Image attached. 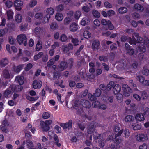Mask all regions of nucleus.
Listing matches in <instances>:
<instances>
[{"label": "nucleus", "mask_w": 149, "mask_h": 149, "mask_svg": "<svg viewBox=\"0 0 149 149\" xmlns=\"http://www.w3.org/2000/svg\"><path fill=\"white\" fill-rule=\"evenodd\" d=\"M37 3V1L36 0H31L29 3L27 5V7H33Z\"/></svg>", "instance_id": "nucleus-30"}, {"label": "nucleus", "mask_w": 149, "mask_h": 149, "mask_svg": "<svg viewBox=\"0 0 149 149\" xmlns=\"http://www.w3.org/2000/svg\"><path fill=\"white\" fill-rule=\"evenodd\" d=\"M35 17L36 18L41 19L43 17V14L41 13H37L36 14Z\"/></svg>", "instance_id": "nucleus-51"}, {"label": "nucleus", "mask_w": 149, "mask_h": 149, "mask_svg": "<svg viewBox=\"0 0 149 149\" xmlns=\"http://www.w3.org/2000/svg\"><path fill=\"white\" fill-rule=\"evenodd\" d=\"M72 20V18L71 17H67L65 18L64 24H68Z\"/></svg>", "instance_id": "nucleus-39"}, {"label": "nucleus", "mask_w": 149, "mask_h": 149, "mask_svg": "<svg viewBox=\"0 0 149 149\" xmlns=\"http://www.w3.org/2000/svg\"><path fill=\"white\" fill-rule=\"evenodd\" d=\"M99 60L101 61H106L108 60L106 56H100L99 58Z\"/></svg>", "instance_id": "nucleus-59"}, {"label": "nucleus", "mask_w": 149, "mask_h": 149, "mask_svg": "<svg viewBox=\"0 0 149 149\" xmlns=\"http://www.w3.org/2000/svg\"><path fill=\"white\" fill-rule=\"evenodd\" d=\"M23 2L21 0H16L14 3V5L16 7V9L18 11H20L22 8L21 6L23 5Z\"/></svg>", "instance_id": "nucleus-6"}, {"label": "nucleus", "mask_w": 149, "mask_h": 149, "mask_svg": "<svg viewBox=\"0 0 149 149\" xmlns=\"http://www.w3.org/2000/svg\"><path fill=\"white\" fill-rule=\"evenodd\" d=\"M50 18L49 15L47 14L44 18V21L45 23L48 22Z\"/></svg>", "instance_id": "nucleus-60"}, {"label": "nucleus", "mask_w": 149, "mask_h": 149, "mask_svg": "<svg viewBox=\"0 0 149 149\" xmlns=\"http://www.w3.org/2000/svg\"><path fill=\"white\" fill-rule=\"evenodd\" d=\"M144 112L143 114L145 116H149V108H146L144 110Z\"/></svg>", "instance_id": "nucleus-50"}, {"label": "nucleus", "mask_w": 149, "mask_h": 149, "mask_svg": "<svg viewBox=\"0 0 149 149\" xmlns=\"http://www.w3.org/2000/svg\"><path fill=\"white\" fill-rule=\"evenodd\" d=\"M137 79L138 80L140 83L142 84L144 81L145 78L144 77L142 76L139 75L137 76Z\"/></svg>", "instance_id": "nucleus-46"}, {"label": "nucleus", "mask_w": 149, "mask_h": 149, "mask_svg": "<svg viewBox=\"0 0 149 149\" xmlns=\"http://www.w3.org/2000/svg\"><path fill=\"white\" fill-rule=\"evenodd\" d=\"M23 88L22 86L19 85H12L4 91L3 95L6 98L8 97L12 92H17L21 91Z\"/></svg>", "instance_id": "nucleus-1"}, {"label": "nucleus", "mask_w": 149, "mask_h": 149, "mask_svg": "<svg viewBox=\"0 0 149 149\" xmlns=\"http://www.w3.org/2000/svg\"><path fill=\"white\" fill-rule=\"evenodd\" d=\"M79 26L75 22L71 24L70 26L69 29L72 32H75L78 29Z\"/></svg>", "instance_id": "nucleus-11"}, {"label": "nucleus", "mask_w": 149, "mask_h": 149, "mask_svg": "<svg viewBox=\"0 0 149 149\" xmlns=\"http://www.w3.org/2000/svg\"><path fill=\"white\" fill-rule=\"evenodd\" d=\"M135 118L137 120L139 121H143L144 120V115L142 114H138L136 115Z\"/></svg>", "instance_id": "nucleus-25"}, {"label": "nucleus", "mask_w": 149, "mask_h": 149, "mask_svg": "<svg viewBox=\"0 0 149 149\" xmlns=\"http://www.w3.org/2000/svg\"><path fill=\"white\" fill-rule=\"evenodd\" d=\"M23 145H26L28 148H31L32 147H33V142L29 140H27L26 141H25L23 143Z\"/></svg>", "instance_id": "nucleus-28"}, {"label": "nucleus", "mask_w": 149, "mask_h": 149, "mask_svg": "<svg viewBox=\"0 0 149 149\" xmlns=\"http://www.w3.org/2000/svg\"><path fill=\"white\" fill-rule=\"evenodd\" d=\"M95 126L94 125L90 124L88 128L87 132L88 134H91L94 131Z\"/></svg>", "instance_id": "nucleus-27"}, {"label": "nucleus", "mask_w": 149, "mask_h": 149, "mask_svg": "<svg viewBox=\"0 0 149 149\" xmlns=\"http://www.w3.org/2000/svg\"><path fill=\"white\" fill-rule=\"evenodd\" d=\"M124 119L125 122L129 123L133 122L134 118L133 116L131 115H127L125 117Z\"/></svg>", "instance_id": "nucleus-16"}, {"label": "nucleus", "mask_w": 149, "mask_h": 149, "mask_svg": "<svg viewBox=\"0 0 149 149\" xmlns=\"http://www.w3.org/2000/svg\"><path fill=\"white\" fill-rule=\"evenodd\" d=\"M17 40L19 44H23L25 46L27 45V38L25 35L22 34L17 36Z\"/></svg>", "instance_id": "nucleus-3"}, {"label": "nucleus", "mask_w": 149, "mask_h": 149, "mask_svg": "<svg viewBox=\"0 0 149 149\" xmlns=\"http://www.w3.org/2000/svg\"><path fill=\"white\" fill-rule=\"evenodd\" d=\"M141 96L143 99H146L148 97L147 92L145 91H143L142 93Z\"/></svg>", "instance_id": "nucleus-62"}, {"label": "nucleus", "mask_w": 149, "mask_h": 149, "mask_svg": "<svg viewBox=\"0 0 149 149\" xmlns=\"http://www.w3.org/2000/svg\"><path fill=\"white\" fill-rule=\"evenodd\" d=\"M105 141L104 137H103L102 139H101L100 141L99 142V146L101 147H103L104 146V142H106Z\"/></svg>", "instance_id": "nucleus-45"}, {"label": "nucleus", "mask_w": 149, "mask_h": 149, "mask_svg": "<svg viewBox=\"0 0 149 149\" xmlns=\"http://www.w3.org/2000/svg\"><path fill=\"white\" fill-rule=\"evenodd\" d=\"M83 36L85 38L88 39L91 37V34L88 31H86L84 32Z\"/></svg>", "instance_id": "nucleus-41"}, {"label": "nucleus", "mask_w": 149, "mask_h": 149, "mask_svg": "<svg viewBox=\"0 0 149 149\" xmlns=\"http://www.w3.org/2000/svg\"><path fill=\"white\" fill-rule=\"evenodd\" d=\"M114 83L113 81H110L107 85V89L108 91L110 90L113 87V86L114 85Z\"/></svg>", "instance_id": "nucleus-43"}, {"label": "nucleus", "mask_w": 149, "mask_h": 149, "mask_svg": "<svg viewBox=\"0 0 149 149\" xmlns=\"http://www.w3.org/2000/svg\"><path fill=\"white\" fill-rule=\"evenodd\" d=\"M5 3L6 6L8 8L11 7L13 5V3L9 0L6 1Z\"/></svg>", "instance_id": "nucleus-58"}, {"label": "nucleus", "mask_w": 149, "mask_h": 149, "mask_svg": "<svg viewBox=\"0 0 149 149\" xmlns=\"http://www.w3.org/2000/svg\"><path fill=\"white\" fill-rule=\"evenodd\" d=\"M124 136L126 138H127L130 135V132L128 129H125L123 130Z\"/></svg>", "instance_id": "nucleus-38"}, {"label": "nucleus", "mask_w": 149, "mask_h": 149, "mask_svg": "<svg viewBox=\"0 0 149 149\" xmlns=\"http://www.w3.org/2000/svg\"><path fill=\"white\" fill-rule=\"evenodd\" d=\"M135 36L136 38L137 41L135 39V40L137 43H140V44L137 50L142 52H144L146 51L145 45H147V43L146 42L145 40H143V38L139 36V35L138 33H134Z\"/></svg>", "instance_id": "nucleus-2"}, {"label": "nucleus", "mask_w": 149, "mask_h": 149, "mask_svg": "<svg viewBox=\"0 0 149 149\" xmlns=\"http://www.w3.org/2000/svg\"><path fill=\"white\" fill-rule=\"evenodd\" d=\"M88 97L89 100L91 101H93L96 100V98L95 96L93 95H92L91 93H89L88 94Z\"/></svg>", "instance_id": "nucleus-52"}, {"label": "nucleus", "mask_w": 149, "mask_h": 149, "mask_svg": "<svg viewBox=\"0 0 149 149\" xmlns=\"http://www.w3.org/2000/svg\"><path fill=\"white\" fill-rule=\"evenodd\" d=\"M54 58H52L47 62V63L48 67H50L54 63Z\"/></svg>", "instance_id": "nucleus-53"}, {"label": "nucleus", "mask_w": 149, "mask_h": 149, "mask_svg": "<svg viewBox=\"0 0 149 149\" xmlns=\"http://www.w3.org/2000/svg\"><path fill=\"white\" fill-rule=\"evenodd\" d=\"M42 82L40 80H35L33 83V88L35 89L40 88L42 86Z\"/></svg>", "instance_id": "nucleus-10"}, {"label": "nucleus", "mask_w": 149, "mask_h": 149, "mask_svg": "<svg viewBox=\"0 0 149 149\" xmlns=\"http://www.w3.org/2000/svg\"><path fill=\"white\" fill-rule=\"evenodd\" d=\"M89 21L88 20L87 18H84L81 21V24L84 26H85L86 24H88Z\"/></svg>", "instance_id": "nucleus-35"}, {"label": "nucleus", "mask_w": 149, "mask_h": 149, "mask_svg": "<svg viewBox=\"0 0 149 149\" xmlns=\"http://www.w3.org/2000/svg\"><path fill=\"white\" fill-rule=\"evenodd\" d=\"M121 90V87L118 84H116L113 88V91L114 94H117L119 93Z\"/></svg>", "instance_id": "nucleus-14"}, {"label": "nucleus", "mask_w": 149, "mask_h": 149, "mask_svg": "<svg viewBox=\"0 0 149 149\" xmlns=\"http://www.w3.org/2000/svg\"><path fill=\"white\" fill-rule=\"evenodd\" d=\"M121 41L123 42L127 41L129 42L130 44H136V42L134 36H132V38L125 36H123L121 37Z\"/></svg>", "instance_id": "nucleus-4"}, {"label": "nucleus", "mask_w": 149, "mask_h": 149, "mask_svg": "<svg viewBox=\"0 0 149 149\" xmlns=\"http://www.w3.org/2000/svg\"><path fill=\"white\" fill-rule=\"evenodd\" d=\"M43 53L42 52H40L37 54L35 55L34 57V60L35 61L37 60L43 55Z\"/></svg>", "instance_id": "nucleus-44"}, {"label": "nucleus", "mask_w": 149, "mask_h": 149, "mask_svg": "<svg viewBox=\"0 0 149 149\" xmlns=\"http://www.w3.org/2000/svg\"><path fill=\"white\" fill-rule=\"evenodd\" d=\"M100 45V42L97 40H95L92 44V48L93 50L97 49Z\"/></svg>", "instance_id": "nucleus-19"}, {"label": "nucleus", "mask_w": 149, "mask_h": 149, "mask_svg": "<svg viewBox=\"0 0 149 149\" xmlns=\"http://www.w3.org/2000/svg\"><path fill=\"white\" fill-rule=\"evenodd\" d=\"M132 127L133 130H139L141 128V125L140 124L132 123L131 125Z\"/></svg>", "instance_id": "nucleus-26"}, {"label": "nucleus", "mask_w": 149, "mask_h": 149, "mask_svg": "<svg viewBox=\"0 0 149 149\" xmlns=\"http://www.w3.org/2000/svg\"><path fill=\"white\" fill-rule=\"evenodd\" d=\"M122 88L123 89V91H128V92H132V90H131L130 88L126 84H123Z\"/></svg>", "instance_id": "nucleus-31"}, {"label": "nucleus", "mask_w": 149, "mask_h": 149, "mask_svg": "<svg viewBox=\"0 0 149 149\" xmlns=\"http://www.w3.org/2000/svg\"><path fill=\"white\" fill-rule=\"evenodd\" d=\"M22 16L21 14L17 13L15 17V21L18 23H20L22 22Z\"/></svg>", "instance_id": "nucleus-18"}, {"label": "nucleus", "mask_w": 149, "mask_h": 149, "mask_svg": "<svg viewBox=\"0 0 149 149\" xmlns=\"http://www.w3.org/2000/svg\"><path fill=\"white\" fill-rule=\"evenodd\" d=\"M33 65L32 64L29 63L27 64L26 67L25 68V70L28 71L32 68Z\"/></svg>", "instance_id": "nucleus-63"}, {"label": "nucleus", "mask_w": 149, "mask_h": 149, "mask_svg": "<svg viewBox=\"0 0 149 149\" xmlns=\"http://www.w3.org/2000/svg\"><path fill=\"white\" fill-rule=\"evenodd\" d=\"M42 47V42L38 41L36 45V51H40Z\"/></svg>", "instance_id": "nucleus-34"}, {"label": "nucleus", "mask_w": 149, "mask_h": 149, "mask_svg": "<svg viewBox=\"0 0 149 149\" xmlns=\"http://www.w3.org/2000/svg\"><path fill=\"white\" fill-rule=\"evenodd\" d=\"M60 39L61 41L65 42L67 40V38L65 35L63 34L61 36Z\"/></svg>", "instance_id": "nucleus-57"}, {"label": "nucleus", "mask_w": 149, "mask_h": 149, "mask_svg": "<svg viewBox=\"0 0 149 149\" xmlns=\"http://www.w3.org/2000/svg\"><path fill=\"white\" fill-rule=\"evenodd\" d=\"M127 51L126 54L129 55H134V56H136V54L134 53V49L132 48H129Z\"/></svg>", "instance_id": "nucleus-29"}, {"label": "nucleus", "mask_w": 149, "mask_h": 149, "mask_svg": "<svg viewBox=\"0 0 149 149\" xmlns=\"http://www.w3.org/2000/svg\"><path fill=\"white\" fill-rule=\"evenodd\" d=\"M55 18L57 21H61L63 19V16L61 13H58L55 15Z\"/></svg>", "instance_id": "nucleus-24"}, {"label": "nucleus", "mask_w": 149, "mask_h": 149, "mask_svg": "<svg viewBox=\"0 0 149 149\" xmlns=\"http://www.w3.org/2000/svg\"><path fill=\"white\" fill-rule=\"evenodd\" d=\"M142 73L146 75H149V70L144 68L142 71Z\"/></svg>", "instance_id": "nucleus-64"}, {"label": "nucleus", "mask_w": 149, "mask_h": 149, "mask_svg": "<svg viewBox=\"0 0 149 149\" xmlns=\"http://www.w3.org/2000/svg\"><path fill=\"white\" fill-rule=\"evenodd\" d=\"M23 66V65H20L17 66H16L15 65H13L12 68V70L15 73H18L21 71Z\"/></svg>", "instance_id": "nucleus-8"}, {"label": "nucleus", "mask_w": 149, "mask_h": 149, "mask_svg": "<svg viewBox=\"0 0 149 149\" xmlns=\"http://www.w3.org/2000/svg\"><path fill=\"white\" fill-rule=\"evenodd\" d=\"M107 25H108V28L110 30H112L114 29V26L110 21H108V24H107Z\"/></svg>", "instance_id": "nucleus-55"}, {"label": "nucleus", "mask_w": 149, "mask_h": 149, "mask_svg": "<svg viewBox=\"0 0 149 149\" xmlns=\"http://www.w3.org/2000/svg\"><path fill=\"white\" fill-rule=\"evenodd\" d=\"M68 67L67 63L64 61L61 62L58 67V69L59 71H63Z\"/></svg>", "instance_id": "nucleus-5"}, {"label": "nucleus", "mask_w": 149, "mask_h": 149, "mask_svg": "<svg viewBox=\"0 0 149 149\" xmlns=\"http://www.w3.org/2000/svg\"><path fill=\"white\" fill-rule=\"evenodd\" d=\"M134 9L136 10L142 11L143 10L144 8L140 4H136L134 6Z\"/></svg>", "instance_id": "nucleus-21"}, {"label": "nucleus", "mask_w": 149, "mask_h": 149, "mask_svg": "<svg viewBox=\"0 0 149 149\" xmlns=\"http://www.w3.org/2000/svg\"><path fill=\"white\" fill-rule=\"evenodd\" d=\"M50 28L51 29L55 30L58 28L57 24L55 22L52 23L50 25Z\"/></svg>", "instance_id": "nucleus-47"}, {"label": "nucleus", "mask_w": 149, "mask_h": 149, "mask_svg": "<svg viewBox=\"0 0 149 149\" xmlns=\"http://www.w3.org/2000/svg\"><path fill=\"white\" fill-rule=\"evenodd\" d=\"M136 139L138 141L141 142L147 140L148 138L146 135L143 134H139L136 135Z\"/></svg>", "instance_id": "nucleus-7"}, {"label": "nucleus", "mask_w": 149, "mask_h": 149, "mask_svg": "<svg viewBox=\"0 0 149 149\" xmlns=\"http://www.w3.org/2000/svg\"><path fill=\"white\" fill-rule=\"evenodd\" d=\"M44 29L40 27H36L34 29V32L37 35L42 34L44 32Z\"/></svg>", "instance_id": "nucleus-17"}, {"label": "nucleus", "mask_w": 149, "mask_h": 149, "mask_svg": "<svg viewBox=\"0 0 149 149\" xmlns=\"http://www.w3.org/2000/svg\"><path fill=\"white\" fill-rule=\"evenodd\" d=\"M72 121L71 120H70L68 122L66 123H61V126L64 129H69L72 127Z\"/></svg>", "instance_id": "nucleus-9"}, {"label": "nucleus", "mask_w": 149, "mask_h": 149, "mask_svg": "<svg viewBox=\"0 0 149 149\" xmlns=\"http://www.w3.org/2000/svg\"><path fill=\"white\" fill-rule=\"evenodd\" d=\"M104 6L107 8H111L112 7V4L108 1L105 2L104 3Z\"/></svg>", "instance_id": "nucleus-54"}, {"label": "nucleus", "mask_w": 149, "mask_h": 149, "mask_svg": "<svg viewBox=\"0 0 149 149\" xmlns=\"http://www.w3.org/2000/svg\"><path fill=\"white\" fill-rule=\"evenodd\" d=\"M46 12L48 14V15H52L54 13V10L52 8H49L47 9Z\"/></svg>", "instance_id": "nucleus-42"}, {"label": "nucleus", "mask_w": 149, "mask_h": 149, "mask_svg": "<svg viewBox=\"0 0 149 149\" xmlns=\"http://www.w3.org/2000/svg\"><path fill=\"white\" fill-rule=\"evenodd\" d=\"M101 94V90L99 89H96L95 92L93 94L96 97H98L100 96Z\"/></svg>", "instance_id": "nucleus-37"}, {"label": "nucleus", "mask_w": 149, "mask_h": 149, "mask_svg": "<svg viewBox=\"0 0 149 149\" xmlns=\"http://www.w3.org/2000/svg\"><path fill=\"white\" fill-rule=\"evenodd\" d=\"M127 11V9L125 7H121L118 9V12L121 14L125 13H126Z\"/></svg>", "instance_id": "nucleus-33"}, {"label": "nucleus", "mask_w": 149, "mask_h": 149, "mask_svg": "<svg viewBox=\"0 0 149 149\" xmlns=\"http://www.w3.org/2000/svg\"><path fill=\"white\" fill-rule=\"evenodd\" d=\"M15 81H18L20 85H22L24 83V77L23 76H17L16 77Z\"/></svg>", "instance_id": "nucleus-23"}, {"label": "nucleus", "mask_w": 149, "mask_h": 149, "mask_svg": "<svg viewBox=\"0 0 149 149\" xmlns=\"http://www.w3.org/2000/svg\"><path fill=\"white\" fill-rule=\"evenodd\" d=\"M50 117V114L47 112H44L42 115V117L44 119H47L48 118Z\"/></svg>", "instance_id": "nucleus-49"}, {"label": "nucleus", "mask_w": 149, "mask_h": 149, "mask_svg": "<svg viewBox=\"0 0 149 149\" xmlns=\"http://www.w3.org/2000/svg\"><path fill=\"white\" fill-rule=\"evenodd\" d=\"M100 104V102L97 101H96L93 102L92 105V107H99Z\"/></svg>", "instance_id": "nucleus-56"}, {"label": "nucleus", "mask_w": 149, "mask_h": 149, "mask_svg": "<svg viewBox=\"0 0 149 149\" xmlns=\"http://www.w3.org/2000/svg\"><path fill=\"white\" fill-rule=\"evenodd\" d=\"M40 125L42 129V130L44 131H47L49 129V126L44 121H41L40 122Z\"/></svg>", "instance_id": "nucleus-13"}, {"label": "nucleus", "mask_w": 149, "mask_h": 149, "mask_svg": "<svg viewBox=\"0 0 149 149\" xmlns=\"http://www.w3.org/2000/svg\"><path fill=\"white\" fill-rule=\"evenodd\" d=\"M81 104L82 106L86 108H89L91 107V104L89 102L86 100H81Z\"/></svg>", "instance_id": "nucleus-15"}, {"label": "nucleus", "mask_w": 149, "mask_h": 149, "mask_svg": "<svg viewBox=\"0 0 149 149\" xmlns=\"http://www.w3.org/2000/svg\"><path fill=\"white\" fill-rule=\"evenodd\" d=\"M123 132V130H121L118 132V134H116L115 135V138L114 139V141L116 143H120L122 141L121 139L119 138L118 137L117 138V137H118V136H120L121 134Z\"/></svg>", "instance_id": "nucleus-12"}, {"label": "nucleus", "mask_w": 149, "mask_h": 149, "mask_svg": "<svg viewBox=\"0 0 149 149\" xmlns=\"http://www.w3.org/2000/svg\"><path fill=\"white\" fill-rule=\"evenodd\" d=\"M8 63V59L6 58H5L0 61V66L4 67L7 65Z\"/></svg>", "instance_id": "nucleus-22"}, {"label": "nucleus", "mask_w": 149, "mask_h": 149, "mask_svg": "<svg viewBox=\"0 0 149 149\" xmlns=\"http://www.w3.org/2000/svg\"><path fill=\"white\" fill-rule=\"evenodd\" d=\"M63 6L62 5H59L56 6V10L57 11H62L63 9Z\"/></svg>", "instance_id": "nucleus-61"}, {"label": "nucleus", "mask_w": 149, "mask_h": 149, "mask_svg": "<svg viewBox=\"0 0 149 149\" xmlns=\"http://www.w3.org/2000/svg\"><path fill=\"white\" fill-rule=\"evenodd\" d=\"M2 76L5 78L6 79L10 78L11 77H13V76L11 77L10 73L8 70L5 69L3 71L2 74Z\"/></svg>", "instance_id": "nucleus-20"}, {"label": "nucleus", "mask_w": 149, "mask_h": 149, "mask_svg": "<svg viewBox=\"0 0 149 149\" xmlns=\"http://www.w3.org/2000/svg\"><path fill=\"white\" fill-rule=\"evenodd\" d=\"M93 15L95 17L98 18L100 16V13L97 10H93L92 11Z\"/></svg>", "instance_id": "nucleus-40"}, {"label": "nucleus", "mask_w": 149, "mask_h": 149, "mask_svg": "<svg viewBox=\"0 0 149 149\" xmlns=\"http://www.w3.org/2000/svg\"><path fill=\"white\" fill-rule=\"evenodd\" d=\"M74 17L75 18L78 20V19L81 15V13L79 11H77L74 13Z\"/></svg>", "instance_id": "nucleus-48"}, {"label": "nucleus", "mask_w": 149, "mask_h": 149, "mask_svg": "<svg viewBox=\"0 0 149 149\" xmlns=\"http://www.w3.org/2000/svg\"><path fill=\"white\" fill-rule=\"evenodd\" d=\"M13 12L10 10L7 12L8 18L9 20L12 19L13 18Z\"/></svg>", "instance_id": "nucleus-32"}, {"label": "nucleus", "mask_w": 149, "mask_h": 149, "mask_svg": "<svg viewBox=\"0 0 149 149\" xmlns=\"http://www.w3.org/2000/svg\"><path fill=\"white\" fill-rule=\"evenodd\" d=\"M116 98H117L118 101L119 102H122L123 99V95L120 94H118L116 96Z\"/></svg>", "instance_id": "nucleus-36"}]
</instances>
